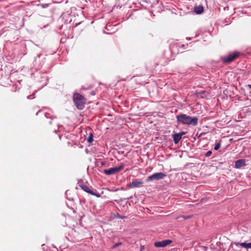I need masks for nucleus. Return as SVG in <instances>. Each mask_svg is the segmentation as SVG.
I'll return each mask as SVG.
<instances>
[{"mask_svg":"<svg viewBox=\"0 0 251 251\" xmlns=\"http://www.w3.org/2000/svg\"><path fill=\"white\" fill-rule=\"evenodd\" d=\"M240 245L244 248L247 249H251V242L249 243H241L240 244Z\"/></svg>","mask_w":251,"mask_h":251,"instance_id":"nucleus-12","label":"nucleus"},{"mask_svg":"<svg viewBox=\"0 0 251 251\" xmlns=\"http://www.w3.org/2000/svg\"><path fill=\"white\" fill-rule=\"evenodd\" d=\"M166 176V175L163 173H156L149 176L147 177L146 181L147 182H150L153 180H158L163 179Z\"/></svg>","mask_w":251,"mask_h":251,"instance_id":"nucleus-3","label":"nucleus"},{"mask_svg":"<svg viewBox=\"0 0 251 251\" xmlns=\"http://www.w3.org/2000/svg\"><path fill=\"white\" fill-rule=\"evenodd\" d=\"M143 184L142 181L134 180L127 185L128 188H134L140 187Z\"/></svg>","mask_w":251,"mask_h":251,"instance_id":"nucleus-8","label":"nucleus"},{"mask_svg":"<svg viewBox=\"0 0 251 251\" xmlns=\"http://www.w3.org/2000/svg\"><path fill=\"white\" fill-rule=\"evenodd\" d=\"M122 245V243L121 242H118L116 244H115V245H114L113 246H112V248L113 249H115L118 247H119V246L121 245Z\"/></svg>","mask_w":251,"mask_h":251,"instance_id":"nucleus-15","label":"nucleus"},{"mask_svg":"<svg viewBox=\"0 0 251 251\" xmlns=\"http://www.w3.org/2000/svg\"><path fill=\"white\" fill-rule=\"evenodd\" d=\"M124 168V165L122 164L119 166L104 170L103 173L106 175H112L121 171Z\"/></svg>","mask_w":251,"mask_h":251,"instance_id":"nucleus-4","label":"nucleus"},{"mask_svg":"<svg viewBox=\"0 0 251 251\" xmlns=\"http://www.w3.org/2000/svg\"><path fill=\"white\" fill-rule=\"evenodd\" d=\"M105 164V163L104 162H102V163H101V165H104V164Z\"/></svg>","mask_w":251,"mask_h":251,"instance_id":"nucleus-20","label":"nucleus"},{"mask_svg":"<svg viewBox=\"0 0 251 251\" xmlns=\"http://www.w3.org/2000/svg\"><path fill=\"white\" fill-rule=\"evenodd\" d=\"M204 8L202 5H200L194 7V11L197 14H201L203 13Z\"/></svg>","mask_w":251,"mask_h":251,"instance_id":"nucleus-11","label":"nucleus"},{"mask_svg":"<svg viewBox=\"0 0 251 251\" xmlns=\"http://www.w3.org/2000/svg\"><path fill=\"white\" fill-rule=\"evenodd\" d=\"M220 147H221L220 143H216L214 147V150L215 151H217L220 149Z\"/></svg>","mask_w":251,"mask_h":251,"instance_id":"nucleus-14","label":"nucleus"},{"mask_svg":"<svg viewBox=\"0 0 251 251\" xmlns=\"http://www.w3.org/2000/svg\"><path fill=\"white\" fill-rule=\"evenodd\" d=\"M245 166H246V160L244 159L238 160L235 163V167L237 169Z\"/></svg>","mask_w":251,"mask_h":251,"instance_id":"nucleus-10","label":"nucleus"},{"mask_svg":"<svg viewBox=\"0 0 251 251\" xmlns=\"http://www.w3.org/2000/svg\"><path fill=\"white\" fill-rule=\"evenodd\" d=\"M176 119L178 123L183 125L196 126L198 123V118L197 117H190L186 114L178 115Z\"/></svg>","mask_w":251,"mask_h":251,"instance_id":"nucleus-1","label":"nucleus"},{"mask_svg":"<svg viewBox=\"0 0 251 251\" xmlns=\"http://www.w3.org/2000/svg\"><path fill=\"white\" fill-rule=\"evenodd\" d=\"M170 240H164L161 241H158L154 243L155 247L157 248L165 247L172 243Z\"/></svg>","mask_w":251,"mask_h":251,"instance_id":"nucleus-7","label":"nucleus"},{"mask_svg":"<svg viewBox=\"0 0 251 251\" xmlns=\"http://www.w3.org/2000/svg\"><path fill=\"white\" fill-rule=\"evenodd\" d=\"M93 141V135L92 133H91L89 134V136L87 139V142L88 143H91Z\"/></svg>","mask_w":251,"mask_h":251,"instance_id":"nucleus-13","label":"nucleus"},{"mask_svg":"<svg viewBox=\"0 0 251 251\" xmlns=\"http://www.w3.org/2000/svg\"><path fill=\"white\" fill-rule=\"evenodd\" d=\"M27 98L28 99H31V98H30V96H28V97H27Z\"/></svg>","mask_w":251,"mask_h":251,"instance_id":"nucleus-21","label":"nucleus"},{"mask_svg":"<svg viewBox=\"0 0 251 251\" xmlns=\"http://www.w3.org/2000/svg\"><path fill=\"white\" fill-rule=\"evenodd\" d=\"M79 25V24H76V26H77V25Z\"/></svg>","mask_w":251,"mask_h":251,"instance_id":"nucleus-22","label":"nucleus"},{"mask_svg":"<svg viewBox=\"0 0 251 251\" xmlns=\"http://www.w3.org/2000/svg\"><path fill=\"white\" fill-rule=\"evenodd\" d=\"M234 244H235L236 246H238V245L239 244V243H235Z\"/></svg>","mask_w":251,"mask_h":251,"instance_id":"nucleus-19","label":"nucleus"},{"mask_svg":"<svg viewBox=\"0 0 251 251\" xmlns=\"http://www.w3.org/2000/svg\"><path fill=\"white\" fill-rule=\"evenodd\" d=\"M212 151H209L205 153V156L206 157H209L212 154Z\"/></svg>","mask_w":251,"mask_h":251,"instance_id":"nucleus-16","label":"nucleus"},{"mask_svg":"<svg viewBox=\"0 0 251 251\" xmlns=\"http://www.w3.org/2000/svg\"><path fill=\"white\" fill-rule=\"evenodd\" d=\"M247 87L251 89V84H248L247 85Z\"/></svg>","mask_w":251,"mask_h":251,"instance_id":"nucleus-18","label":"nucleus"},{"mask_svg":"<svg viewBox=\"0 0 251 251\" xmlns=\"http://www.w3.org/2000/svg\"><path fill=\"white\" fill-rule=\"evenodd\" d=\"M185 133L184 132H181L179 133L174 134L172 135L173 138L174 142L175 144H177L181 140L182 135H184Z\"/></svg>","mask_w":251,"mask_h":251,"instance_id":"nucleus-9","label":"nucleus"},{"mask_svg":"<svg viewBox=\"0 0 251 251\" xmlns=\"http://www.w3.org/2000/svg\"><path fill=\"white\" fill-rule=\"evenodd\" d=\"M238 56V53L237 52H233L223 57L222 59L224 62L229 63L234 60Z\"/></svg>","mask_w":251,"mask_h":251,"instance_id":"nucleus-6","label":"nucleus"},{"mask_svg":"<svg viewBox=\"0 0 251 251\" xmlns=\"http://www.w3.org/2000/svg\"><path fill=\"white\" fill-rule=\"evenodd\" d=\"M80 186L83 191L92 195L95 196L98 198H100L101 196L100 194L97 193L96 190H95V191H93L91 189V188L90 187L88 186L87 185L82 184Z\"/></svg>","mask_w":251,"mask_h":251,"instance_id":"nucleus-5","label":"nucleus"},{"mask_svg":"<svg viewBox=\"0 0 251 251\" xmlns=\"http://www.w3.org/2000/svg\"><path fill=\"white\" fill-rule=\"evenodd\" d=\"M73 101L77 108L79 110L84 108L86 102L85 98L79 93L74 94Z\"/></svg>","mask_w":251,"mask_h":251,"instance_id":"nucleus-2","label":"nucleus"},{"mask_svg":"<svg viewBox=\"0 0 251 251\" xmlns=\"http://www.w3.org/2000/svg\"><path fill=\"white\" fill-rule=\"evenodd\" d=\"M182 217L184 219H187L189 218L190 216H182Z\"/></svg>","mask_w":251,"mask_h":251,"instance_id":"nucleus-17","label":"nucleus"}]
</instances>
